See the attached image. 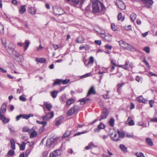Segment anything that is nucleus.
<instances>
[{
  "mask_svg": "<svg viewBox=\"0 0 157 157\" xmlns=\"http://www.w3.org/2000/svg\"><path fill=\"white\" fill-rule=\"evenodd\" d=\"M92 3L93 11L94 13L99 12L101 10L103 9L104 7L102 3L103 0H90Z\"/></svg>",
  "mask_w": 157,
  "mask_h": 157,
  "instance_id": "nucleus-1",
  "label": "nucleus"
},
{
  "mask_svg": "<svg viewBox=\"0 0 157 157\" xmlns=\"http://www.w3.org/2000/svg\"><path fill=\"white\" fill-rule=\"evenodd\" d=\"M9 49H8L7 51L9 54L11 55H14L17 57H21V55H19L16 51H15L14 49L15 48V46L12 43H10L8 45Z\"/></svg>",
  "mask_w": 157,
  "mask_h": 157,
  "instance_id": "nucleus-2",
  "label": "nucleus"
},
{
  "mask_svg": "<svg viewBox=\"0 0 157 157\" xmlns=\"http://www.w3.org/2000/svg\"><path fill=\"white\" fill-rule=\"evenodd\" d=\"M65 2L76 7L80 6L84 2V0H65Z\"/></svg>",
  "mask_w": 157,
  "mask_h": 157,
  "instance_id": "nucleus-3",
  "label": "nucleus"
},
{
  "mask_svg": "<svg viewBox=\"0 0 157 157\" xmlns=\"http://www.w3.org/2000/svg\"><path fill=\"white\" fill-rule=\"evenodd\" d=\"M120 45L122 48L130 51H134V48L131 45L126 43L123 40L119 41Z\"/></svg>",
  "mask_w": 157,
  "mask_h": 157,
  "instance_id": "nucleus-4",
  "label": "nucleus"
},
{
  "mask_svg": "<svg viewBox=\"0 0 157 157\" xmlns=\"http://www.w3.org/2000/svg\"><path fill=\"white\" fill-rule=\"evenodd\" d=\"M44 112L46 114L42 117V119L44 121H47L52 118L54 116V113L53 111L47 113V110H45L44 108Z\"/></svg>",
  "mask_w": 157,
  "mask_h": 157,
  "instance_id": "nucleus-5",
  "label": "nucleus"
},
{
  "mask_svg": "<svg viewBox=\"0 0 157 157\" xmlns=\"http://www.w3.org/2000/svg\"><path fill=\"white\" fill-rule=\"evenodd\" d=\"M53 11L55 14L59 15H60L64 13V11L61 8L57 6L53 7Z\"/></svg>",
  "mask_w": 157,
  "mask_h": 157,
  "instance_id": "nucleus-6",
  "label": "nucleus"
},
{
  "mask_svg": "<svg viewBox=\"0 0 157 157\" xmlns=\"http://www.w3.org/2000/svg\"><path fill=\"white\" fill-rule=\"evenodd\" d=\"M83 61L85 66L87 67H89L90 66H92L94 63V57L91 56L89 58V60L88 63L86 62V60L85 59H83Z\"/></svg>",
  "mask_w": 157,
  "mask_h": 157,
  "instance_id": "nucleus-7",
  "label": "nucleus"
},
{
  "mask_svg": "<svg viewBox=\"0 0 157 157\" xmlns=\"http://www.w3.org/2000/svg\"><path fill=\"white\" fill-rule=\"evenodd\" d=\"M108 114L109 111L108 109L106 108H104L101 115V118L100 119V121H101L102 120L106 119Z\"/></svg>",
  "mask_w": 157,
  "mask_h": 157,
  "instance_id": "nucleus-8",
  "label": "nucleus"
},
{
  "mask_svg": "<svg viewBox=\"0 0 157 157\" xmlns=\"http://www.w3.org/2000/svg\"><path fill=\"white\" fill-rule=\"evenodd\" d=\"M101 34V37L104 38L106 41L109 42L111 41L112 37L111 35L109 34H105V33H102Z\"/></svg>",
  "mask_w": 157,
  "mask_h": 157,
  "instance_id": "nucleus-9",
  "label": "nucleus"
},
{
  "mask_svg": "<svg viewBox=\"0 0 157 157\" xmlns=\"http://www.w3.org/2000/svg\"><path fill=\"white\" fill-rule=\"evenodd\" d=\"M61 153V150L60 149H57L50 154L49 157H56L60 155Z\"/></svg>",
  "mask_w": 157,
  "mask_h": 157,
  "instance_id": "nucleus-10",
  "label": "nucleus"
},
{
  "mask_svg": "<svg viewBox=\"0 0 157 157\" xmlns=\"http://www.w3.org/2000/svg\"><path fill=\"white\" fill-rule=\"evenodd\" d=\"M78 109L79 106L78 105H75L73 108H71L68 110L67 114L68 116H71L78 110Z\"/></svg>",
  "mask_w": 157,
  "mask_h": 157,
  "instance_id": "nucleus-11",
  "label": "nucleus"
},
{
  "mask_svg": "<svg viewBox=\"0 0 157 157\" xmlns=\"http://www.w3.org/2000/svg\"><path fill=\"white\" fill-rule=\"evenodd\" d=\"M29 134L30 135V137L31 138L36 136L37 135V132L35 130V127H33L32 128L30 129L29 132Z\"/></svg>",
  "mask_w": 157,
  "mask_h": 157,
  "instance_id": "nucleus-12",
  "label": "nucleus"
},
{
  "mask_svg": "<svg viewBox=\"0 0 157 157\" xmlns=\"http://www.w3.org/2000/svg\"><path fill=\"white\" fill-rule=\"evenodd\" d=\"M141 1L148 8L152 6L153 2V0H141Z\"/></svg>",
  "mask_w": 157,
  "mask_h": 157,
  "instance_id": "nucleus-13",
  "label": "nucleus"
},
{
  "mask_svg": "<svg viewBox=\"0 0 157 157\" xmlns=\"http://www.w3.org/2000/svg\"><path fill=\"white\" fill-rule=\"evenodd\" d=\"M117 5L118 7L121 10H124L125 8V4L121 1H118L117 2Z\"/></svg>",
  "mask_w": 157,
  "mask_h": 157,
  "instance_id": "nucleus-14",
  "label": "nucleus"
},
{
  "mask_svg": "<svg viewBox=\"0 0 157 157\" xmlns=\"http://www.w3.org/2000/svg\"><path fill=\"white\" fill-rule=\"evenodd\" d=\"M105 127V125L102 123H100L98 126V127L94 130L95 132H98L102 129H104Z\"/></svg>",
  "mask_w": 157,
  "mask_h": 157,
  "instance_id": "nucleus-15",
  "label": "nucleus"
},
{
  "mask_svg": "<svg viewBox=\"0 0 157 157\" xmlns=\"http://www.w3.org/2000/svg\"><path fill=\"white\" fill-rule=\"evenodd\" d=\"M94 29L95 31L100 34L101 36V33H105V31L99 27L96 26L95 27Z\"/></svg>",
  "mask_w": 157,
  "mask_h": 157,
  "instance_id": "nucleus-16",
  "label": "nucleus"
},
{
  "mask_svg": "<svg viewBox=\"0 0 157 157\" xmlns=\"http://www.w3.org/2000/svg\"><path fill=\"white\" fill-rule=\"evenodd\" d=\"M111 136L112 139L114 141H117L119 140L118 132L117 133V132H114L113 134L112 133L111 134Z\"/></svg>",
  "mask_w": 157,
  "mask_h": 157,
  "instance_id": "nucleus-17",
  "label": "nucleus"
},
{
  "mask_svg": "<svg viewBox=\"0 0 157 157\" xmlns=\"http://www.w3.org/2000/svg\"><path fill=\"white\" fill-rule=\"evenodd\" d=\"M0 120L2 121L3 123L4 124L8 123L10 120L9 119L6 118L4 116L3 114H0Z\"/></svg>",
  "mask_w": 157,
  "mask_h": 157,
  "instance_id": "nucleus-18",
  "label": "nucleus"
},
{
  "mask_svg": "<svg viewBox=\"0 0 157 157\" xmlns=\"http://www.w3.org/2000/svg\"><path fill=\"white\" fill-rule=\"evenodd\" d=\"M63 118V117L62 116H60L57 118L56 120V125L57 126H59L61 124Z\"/></svg>",
  "mask_w": 157,
  "mask_h": 157,
  "instance_id": "nucleus-19",
  "label": "nucleus"
},
{
  "mask_svg": "<svg viewBox=\"0 0 157 157\" xmlns=\"http://www.w3.org/2000/svg\"><path fill=\"white\" fill-rule=\"evenodd\" d=\"M54 143V140L53 138H52L48 139L46 142V144L49 147H51V145L53 144Z\"/></svg>",
  "mask_w": 157,
  "mask_h": 157,
  "instance_id": "nucleus-20",
  "label": "nucleus"
},
{
  "mask_svg": "<svg viewBox=\"0 0 157 157\" xmlns=\"http://www.w3.org/2000/svg\"><path fill=\"white\" fill-rule=\"evenodd\" d=\"M84 38L82 36H78L76 39L75 42L79 44H82L84 42Z\"/></svg>",
  "mask_w": 157,
  "mask_h": 157,
  "instance_id": "nucleus-21",
  "label": "nucleus"
},
{
  "mask_svg": "<svg viewBox=\"0 0 157 157\" xmlns=\"http://www.w3.org/2000/svg\"><path fill=\"white\" fill-rule=\"evenodd\" d=\"M136 99L139 102L146 103L147 101L144 99L142 96L137 97Z\"/></svg>",
  "mask_w": 157,
  "mask_h": 157,
  "instance_id": "nucleus-22",
  "label": "nucleus"
},
{
  "mask_svg": "<svg viewBox=\"0 0 157 157\" xmlns=\"http://www.w3.org/2000/svg\"><path fill=\"white\" fill-rule=\"evenodd\" d=\"M44 105L47 109V111H50L52 107V105L51 103H49L48 102L44 103Z\"/></svg>",
  "mask_w": 157,
  "mask_h": 157,
  "instance_id": "nucleus-23",
  "label": "nucleus"
},
{
  "mask_svg": "<svg viewBox=\"0 0 157 157\" xmlns=\"http://www.w3.org/2000/svg\"><path fill=\"white\" fill-rule=\"evenodd\" d=\"M90 48L89 46L87 44L81 45L79 48L80 50H87Z\"/></svg>",
  "mask_w": 157,
  "mask_h": 157,
  "instance_id": "nucleus-24",
  "label": "nucleus"
},
{
  "mask_svg": "<svg viewBox=\"0 0 157 157\" xmlns=\"http://www.w3.org/2000/svg\"><path fill=\"white\" fill-rule=\"evenodd\" d=\"M146 141L147 144L149 146H152L153 145V144L152 140L150 138H146Z\"/></svg>",
  "mask_w": 157,
  "mask_h": 157,
  "instance_id": "nucleus-25",
  "label": "nucleus"
},
{
  "mask_svg": "<svg viewBox=\"0 0 157 157\" xmlns=\"http://www.w3.org/2000/svg\"><path fill=\"white\" fill-rule=\"evenodd\" d=\"M35 60L38 63H43L46 62V59L44 58H37Z\"/></svg>",
  "mask_w": 157,
  "mask_h": 157,
  "instance_id": "nucleus-26",
  "label": "nucleus"
},
{
  "mask_svg": "<svg viewBox=\"0 0 157 157\" xmlns=\"http://www.w3.org/2000/svg\"><path fill=\"white\" fill-rule=\"evenodd\" d=\"M6 105L5 103H3L1 106V110L2 113L4 114L6 113Z\"/></svg>",
  "mask_w": 157,
  "mask_h": 157,
  "instance_id": "nucleus-27",
  "label": "nucleus"
},
{
  "mask_svg": "<svg viewBox=\"0 0 157 157\" xmlns=\"http://www.w3.org/2000/svg\"><path fill=\"white\" fill-rule=\"evenodd\" d=\"M30 43L29 41L28 40H27L25 41V42L23 44L24 45V48L25 50H26L28 48Z\"/></svg>",
  "mask_w": 157,
  "mask_h": 157,
  "instance_id": "nucleus-28",
  "label": "nucleus"
},
{
  "mask_svg": "<svg viewBox=\"0 0 157 157\" xmlns=\"http://www.w3.org/2000/svg\"><path fill=\"white\" fill-rule=\"evenodd\" d=\"M128 124L129 126H133L135 124L134 121L132 120V117H129L128 119Z\"/></svg>",
  "mask_w": 157,
  "mask_h": 157,
  "instance_id": "nucleus-29",
  "label": "nucleus"
},
{
  "mask_svg": "<svg viewBox=\"0 0 157 157\" xmlns=\"http://www.w3.org/2000/svg\"><path fill=\"white\" fill-rule=\"evenodd\" d=\"M95 93V92L94 90V87H91L88 91L87 94V96H88L91 94H94Z\"/></svg>",
  "mask_w": 157,
  "mask_h": 157,
  "instance_id": "nucleus-30",
  "label": "nucleus"
},
{
  "mask_svg": "<svg viewBox=\"0 0 157 157\" xmlns=\"http://www.w3.org/2000/svg\"><path fill=\"white\" fill-rule=\"evenodd\" d=\"M26 11L25 5H23L21 6L19 12L21 14H23Z\"/></svg>",
  "mask_w": 157,
  "mask_h": 157,
  "instance_id": "nucleus-31",
  "label": "nucleus"
},
{
  "mask_svg": "<svg viewBox=\"0 0 157 157\" xmlns=\"http://www.w3.org/2000/svg\"><path fill=\"white\" fill-rule=\"evenodd\" d=\"M33 116L32 114H22V118L25 119H28L30 117H32Z\"/></svg>",
  "mask_w": 157,
  "mask_h": 157,
  "instance_id": "nucleus-32",
  "label": "nucleus"
},
{
  "mask_svg": "<svg viewBox=\"0 0 157 157\" xmlns=\"http://www.w3.org/2000/svg\"><path fill=\"white\" fill-rule=\"evenodd\" d=\"M119 147L124 152H125L127 151V148L124 145L121 144Z\"/></svg>",
  "mask_w": 157,
  "mask_h": 157,
  "instance_id": "nucleus-33",
  "label": "nucleus"
},
{
  "mask_svg": "<svg viewBox=\"0 0 157 157\" xmlns=\"http://www.w3.org/2000/svg\"><path fill=\"white\" fill-rule=\"evenodd\" d=\"M59 99L61 102L64 103L66 100V95L65 94H63L60 97Z\"/></svg>",
  "mask_w": 157,
  "mask_h": 157,
  "instance_id": "nucleus-34",
  "label": "nucleus"
},
{
  "mask_svg": "<svg viewBox=\"0 0 157 157\" xmlns=\"http://www.w3.org/2000/svg\"><path fill=\"white\" fill-rule=\"evenodd\" d=\"M58 93V91H54L51 92V94L53 98H55L57 97Z\"/></svg>",
  "mask_w": 157,
  "mask_h": 157,
  "instance_id": "nucleus-35",
  "label": "nucleus"
},
{
  "mask_svg": "<svg viewBox=\"0 0 157 157\" xmlns=\"http://www.w3.org/2000/svg\"><path fill=\"white\" fill-rule=\"evenodd\" d=\"M29 11L31 14H34L35 13L36 10L34 7H31L29 9Z\"/></svg>",
  "mask_w": 157,
  "mask_h": 157,
  "instance_id": "nucleus-36",
  "label": "nucleus"
},
{
  "mask_svg": "<svg viewBox=\"0 0 157 157\" xmlns=\"http://www.w3.org/2000/svg\"><path fill=\"white\" fill-rule=\"evenodd\" d=\"M118 20L119 21H123L124 19V17H122V14L121 13H119L117 17Z\"/></svg>",
  "mask_w": 157,
  "mask_h": 157,
  "instance_id": "nucleus-37",
  "label": "nucleus"
},
{
  "mask_svg": "<svg viewBox=\"0 0 157 157\" xmlns=\"http://www.w3.org/2000/svg\"><path fill=\"white\" fill-rule=\"evenodd\" d=\"M136 15L135 13H133L131 14L130 16V18L132 21H134L136 18Z\"/></svg>",
  "mask_w": 157,
  "mask_h": 157,
  "instance_id": "nucleus-38",
  "label": "nucleus"
},
{
  "mask_svg": "<svg viewBox=\"0 0 157 157\" xmlns=\"http://www.w3.org/2000/svg\"><path fill=\"white\" fill-rule=\"evenodd\" d=\"M117 132H118V135L119 136V138H122L124 137L125 135L124 133L121 132L118 130H117Z\"/></svg>",
  "mask_w": 157,
  "mask_h": 157,
  "instance_id": "nucleus-39",
  "label": "nucleus"
},
{
  "mask_svg": "<svg viewBox=\"0 0 157 157\" xmlns=\"http://www.w3.org/2000/svg\"><path fill=\"white\" fill-rule=\"evenodd\" d=\"M71 133V132L70 131L67 130L63 135V136L62 137V139H63V138L67 137Z\"/></svg>",
  "mask_w": 157,
  "mask_h": 157,
  "instance_id": "nucleus-40",
  "label": "nucleus"
},
{
  "mask_svg": "<svg viewBox=\"0 0 157 157\" xmlns=\"http://www.w3.org/2000/svg\"><path fill=\"white\" fill-rule=\"evenodd\" d=\"M61 79H56L55 80L54 83L53 84V85H57L59 84L61 82H62Z\"/></svg>",
  "mask_w": 157,
  "mask_h": 157,
  "instance_id": "nucleus-41",
  "label": "nucleus"
},
{
  "mask_svg": "<svg viewBox=\"0 0 157 157\" xmlns=\"http://www.w3.org/2000/svg\"><path fill=\"white\" fill-rule=\"evenodd\" d=\"M74 101V99L73 98H71L68 100L66 104L67 105L70 106L71 104H72Z\"/></svg>",
  "mask_w": 157,
  "mask_h": 157,
  "instance_id": "nucleus-42",
  "label": "nucleus"
},
{
  "mask_svg": "<svg viewBox=\"0 0 157 157\" xmlns=\"http://www.w3.org/2000/svg\"><path fill=\"white\" fill-rule=\"evenodd\" d=\"M125 64L128 68H131L132 67V64L129 62V61H126Z\"/></svg>",
  "mask_w": 157,
  "mask_h": 157,
  "instance_id": "nucleus-43",
  "label": "nucleus"
},
{
  "mask_svg": "<svg viewBox=\"0 0 157 157\" xmlns=\"http://www.w3.org/2000/svg\"><path fill=\"white\" fill-rule=\"evenodd\" d=\"M26 144L24 142H23L22 144L20 146V149L21 150L23 151L25 149Z\"/></svg>",
  "mask_w": 157,
  "mask_h": 157,
  "instance_id": "nucleus-44",
  "label": "nucleus"
},
{
  "mask_svg": "<svg viewBox=\"0 0 157 157\" xmlns=\"http://www.w3.org/2000/svg\"><path fill=\"white\" fill-rule=\"evenodd\" d=\"M114 120L113 118H111L109 121V124L111 126L113 127L114 125Z\"/></svg>",
  "mask_w": 157,
  "mask_h": 157,
  "instance_id": "nucleus-45",
  "label": "nucleus"
},
{
  "mask_svg": "<svg viewBox=\"0 0 157 157\" xmlns=\"http://www.w3.org/2000/svg\"><path fill=\"white\" fill-rule=\"evenodd\" d=\"M90 100L89 98H83L80 100V102L81 104L82 105H83L84 104L86 101H89Z\"/></svg>",
  "mask_w": 157,
  "mask_h": 157,
  "instance_id": "nucleus-46",
  "label": "nucleus"
},
{
  "mask_svg": "<svg viewBox=\"0 0 157 157\" xmlns=\"http://www.w3.org/2000/svg\"><path fill=\"white\" fill-rule=\"evenodd\" d=\"M135 155L137 157H145L143 153L141 152H140L139 153L136 152L135 153Z\"/></svg>",
  "mask_w": 157,
  "mask_h": 157,
  "instance_id": "nucleus-47",
  "label": "nucleus"
},
{
  "mask_svg": "<svg viewBox=\"0 0 157 157\" xmlns=\"http://www.w3.org/2000/svg\"><path fill=\"white\" fill-rule=\"evenodd\" d=\"M137 125L139 126H142L143 127H146V124H145L144 123L141 121L139 122L137 124Z\"/></svg>",
  "mask_w": 157,
  "mask_h": 157,
  "instance_id": "nucleus-48",
  "label": "nucleus"
},
{
  "mask_svg": "<svg viewBox=\"0 0 157 157\" xmlns=\"http://www.w3.org/2000/svg\"><path fill=\"white\" fill-rule=\"evenodd\" d=\"M70 81L69 79H66L65 80H62V83L63 85L67 84Z\"/></svg>",
  "mask_w": 157,
  "mask_h": 157,
  "instance_id": "nucleus-49",
  "label": "nucleus"
},
{
  "mask_svg": "<svg viewBox=\"0 0 157 157\" xmlns=\"http://www.w3.org/2000/svg\"><path fill=\"white\" fill-rule=\"evenodd\" d=\"M19 99L20 101L23 102L25 101H26V99L24 97L23 95L20 96Z\"/></svg>",
  "mask_w": 157,
  "mask_h": 157,
  "instance_id": "nucleus-50",
  "label": "nucleus"
},
{
  "mask_svg": "<svg viewBox=\"0 0 157 157\" xmlns=\"http://www.w3.org/2000/svg\"><path fill=\"white\" fill-rule=\"evenodd\" d=\"M90 147V149L97 147V146L95 145L92 142H91L89 144Z\"/></svg>",
  "mask_w": 157,
  "mask_h": 157,
  "instance_id": "nucleus-51",
  "label": "nucleus"
},
{
  "mask_svg": "<svg viewBox=\"0 0 157 157\" xmlns=\"http://www.w3.org/2000/svg\"><path fill=\"white\" fill-rule=\"evenodd\" d=\"M91 74L90 73H86L83 75H82L80 76V78H86L91 76Z\"/></svg>",
  "mask_w": 157,
  "mask_h": 157,
  "instance_id": "nucleus-52",
  "label": "nucleus"
},
{
  "mask_svg": "<svg viewBox=\"0 0 157 157\" xmlns=\"http://www.w3.org/2000/svg\"><path fill=\"white\" fill-rule=\"evenodd\" d=\"M87 132V131H83V132H78L77 133H75L74 135V136H78V135H81V134H84V133H86Z\"/></svg>",
  "mask_w": 157,
  "mask_h": 157,
  "instance_id": "nucleus-53",
  "label": "nucleus"
},
{
  "mask_svg": "<svg viewBox=\"0 0 157 157\" xmlns=\"http://www.w3.org/2000/svg\"><path fill=\"white\" fill-rule=\"evenodd\" d=\"M135 79L138 82H142V78L139 76H136Z\"/></svg>",
  "mask_w": 157,
  "mask_h": 157,
  "instance_id": "nucleus-54",
  "label": "nucleus"
},
{
  "mask_svg": "<svg viewBox=\"0 0 157 157\" xmlns=\"http://www.w3.org/2000/svg\"><path fill=\"white\" fill-rule=\"evenodd\" d=\"M143 50L147 53L150 52V48L149 47H145L144 48Z\"/></svg>",
  "mask_w": 157,
  "mask_h": 157,
  "instance_id": "nucleus-55",
  "label": "nucleus"
},
{
  "mask_svg": "<svg viewBox=\"0 0 157 157\" xmlns=\"http://www.w3.org/2000/svg\"><path fill=\"white\" fill-rule=\"evenodd\" d=\"M111 27L112 29L114 31L117 30V27L116 25H115L114 24H112L111 25Z\"/></svg>",
  "mask_w": 157,
  "mask_h": 157,
  "instance_id": "nucleus-56",
  "label": "nucleus"
},
{
  "mask_svg": "<svg viewBox=\"0 0 157 157\" xmlns=\"http://www.w3.org/2000/svg\"><path fill=\"white\" fill-rule=\"evenodd\" d=\"M30 129H29L27 127H24L23 128L22 131L23 132H29Z\"/></svg>",
  "mask_w": 157,
  "mask_h": 157,
  "instance_id": "nucleus-57",
  "label": "nucleus"
},
{
  "mask_svg": "<svg viewBox=\"0 0 157 157\" xmlns=\"http://www.w3.org/2000/svg\"><path fill=\"white\" fill-rule=\"evenodd\" d=\"M2 44L4 45L5 47L6 48V40L5 38H3L2 39Z\"/></svg>",
  "mask_w": 157,
  "mask_h": 157,
  "instance_id": "nucleus-58",
  "label": "nucleus"
},
{
  "mask_svg": "<svg viewBox=\"0 0 157 157\" xmlns=\"http://www.w3.org/2000/svg\"><path fill=\"white\" fill-rule=\"evenodd\" d=\"M107 94H106L103 95V97L105 99H108L109 98V96L108 95L109 91H107Z\"/></svg>",
  "mask_w": 157,
  "mask_h": 157,
  "instance_id": "nucleus-59",
  "label": "nucleus"
},
{
  "mask_svg": "<svg viewBox=\"0 0 157 157\" xmlns=\"http://www.w3.org/2000/svg\"><path fill=\"white\" fill-rule=\"evenodd\" d=\"M0 32L4 33V27L1 23H0Z\"/></svg>",
  "mask_w": 157,
  "mask_h": 157,
  "instance_id": "nucleus-60",
  "label": "nucleus"
},
{
  "mask_svg": "<svg viewBox=\"0 0 157 157\" xmlns=\"http://www.w3.org/2000/svg\"><path fill=\"white\" fill-rule=\"evenodd\" d=\"M148 75L149 76H157V75L154 74L151 72H149L148 73Z\"/></svg>",
  "mask_w": 157,
  "mask_h": 157,
  "instance_id": "nucleus-61",
  "label": "nucleus"
},
{
  "mask_svg": "<svg viewBox=\"0 0 157 157\" xmlns=\"http://www.w3.org/2000/svg\"><path fill=\"white\" fill-rule=\"evenodd\" d=\"M31 151V150L30 149H28L27 150H26V152H25V154L26 156V157H27L28 155L30 153V152Z\"/></svg>",
  "mask_w": 157,
  "mask_h": 157,
  "instance_id": "nucleus-62",
  "label": "nucleus"
},
{
  "mask_svg": "<svg viewBox=\"0 0 157 157\" xmlns=\"http://www.w3.org/2000/svg\"><path fill=\"white\" fill-rule=\"evenodd\" d=\"M124 83H118L117 85V88L121 89Z\"/></svg>",
  "mask_w": 157,
  "mask_h": 157,
  "instance_id": "nucleus-63",
  "label": "nucleus"
},
{
  "mask_svg": "<svg viewBox=\"0 0 157 157\" xmlns=\"http://www.w3.org/2000/svg\"><path fill=\"white\" fill-rule=\"evenodd\" d=\"M14 152L12 150H10L8 152V154L10 155H12L14 154Z\"/></svg>",
  "mask_w": 157,
  "mask_h": 157,
  "instance_id": "nucleus-64",
  "label": "nucleus"
}]
</instances>
